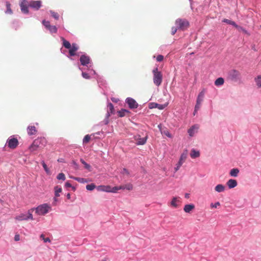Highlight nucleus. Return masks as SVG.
<instances>
[{
	"mask_svg": "<svg viewBox=\"0 0 261 261\" xmlns=\"http://www.w3.org/2000/svg\"><path fill=\"white\" fill-rule=\"evenodd\" d=\"M46 144L47 141L45 138H38L33 141L29 147V150L31 152L35 151L44 147Z\"/></svg>",
	"mask_w": 261,
	"mask_h": 261,
	"instance_id": "1",
	"label": "nucleus"
},
{
	"mask_svg": "<svg viewBox=\"0 0 261 261\" xmlns=\"http://www.w3.org/2000/svg\"><path fill=\"white\" fill-rule=\"evenodd\" d=\"M51 210V207L47 203L39 205L34 208L35 213L38 215H45Z\"/></svg>",
	"mask_w": 261,
	"mask_h": 261,
	"instance_id": "2",
	"label": "nucleus"
},
{
	"mask_svg": "<svg viewBox=\"0 0 261 261\" xmlns=\"http://www.w3.org/2000/svg\"><path fill=\"white\" fill-rule=\"evenodd\" d=\"M152 73L153 74V83L156 86H159L162 82L163 75L161 72L159 71L158 67L152 70Z\"/></svg>",
	"mask_w": 261,
	"mask_h": 261,
	"instance_id": "3",
	"label": "nucleus"
},
{
	"mask_svg": "<svg viewBox=\"0 0 261 261\" xmlns=\"http://www.w3.org/2000/svg\"><path fill=\"white\" fill-rule=\"evenodd\" d=\"M34 211V208H31L28 211V215L24 214H21L20 215L17 216L15 219L18 221L28 220L29 219L34 220L33 217V212Z\"/></svg>",
	"mask_w": 261,
	"mask_h": 261,
	"instance_id": "4",
	"label": "nucleus"
},
{
	"mask_svg": "<svg viewBox=\"0 0 261 261\" xmlns=\"http://www.w3.org/2000/svg\"><path fill=\"white\" fill-rule=\"evenodd\" d=\"M96 189L98 191L106 192H111V193H116L117 189L116 187H114L112 188L110 186H104L100 185L96 187Z\"/></svg>",
	"mask_w": 261,
	"mask_h": 261,
	"instance_id": "5",
	"label": "nucleus"
},
{
	"mask_svg": "<svg viewBox=\"0 0 261 261\" xmlns=\"http://www.w3.org/2000/svg\"><path fill=\"white\" fill-rule=\"evenodd\" d=\"M175 24L177 27L181 30L187 29L189 25V22L187 20L180 18L176 20Z\"/></svg>",
	"mask_w": 261,
	"mask_h": 261,
	"instance_id": "6",
	"label": "nucleus"
},
{
	"mask_svg": "<svg viewBox=\"0 0 261 261\" xmlns=\"http://www.w3.org/2000/svg\"><path fill=\"white\" fill-rule=\"evenodd\" d=\"M188 150L185 149L183 152L181 153L179 160L178 162V163L176 164V167H175V171L176 172L177 170H179V168L181 167V166L182 165V164L185 162L187 155H188Z\"/></svg>",
	"mask_w": 261,
	"mask_h": 261,
	"instance_id": "7",
	"label": "nucleus"
},
{
	"mask_svg": "<svg viewBox=\"0 0 261 261\" xmlns=\"http://www.w3.org/2000/svg\"><path fill=\"white\" fill-rule=\"evenodd\" d=\"M240 72L236 69H231L228 72V78L232 81H236L240 78Z\"/></svg>",
	"mask_w": 261,
	"mask_h": 261,
	"instance_id": "8",
	"label": "nucleus"
},
{
	"mask_svg": "<svg viewBox=\"0 0 261 261\" xmlns=\"http://www.w3.org/2000/svg\"><path fill=\"white\" fill-rule=\"evenodd\" d=\"M11 149H14L17 147L18 145V141L17 139L11 137L8 138L6 143Z\"/></svg>",
	"mask_w": 261,
	"mask_h": 261,
	"instance_id": "9",
	"label": "nucleus"
},
{
	"mask_svg": "<svg viewBox=\"0 0 261 261\" xmlns=\"http://www.w3.org/2000/svg\"><path fill=\"white\" fill-rule=\"evenodd\" d=\"M181 202L179 197H173L170 203V206L173 208H176L180 205Z\"/></svg>",
	"mask_w": 261,
	"mask_h": 261,
	"instance_id": "10",
	"label": "nucleus"
},
{
	"mask_svg": "<svg viewBox=\"0 0 261 261\" xmlns=\"http://www.w3.org/2000/svg\"><path fill=\"white\" fill-rule=\"evenodd\" d=\"M43 24L45 26V27L48 29L51 33H56L57 32V28L55 25H51L48 21H46L45 20L42 21Z\"/></svg>",
	"mask_w": 261,
	"mask_h": 261,
	"instance_id": "11",
	"label": "nucleus"
},
{
	"mask_svg": "<svg viewBox=\"0 0 261 261\" xmlns=\"http://www.w3.org/2000/svg\"><path fill=\"white\" fill-rule=\"evenodd\" d=\"M147 139V136L141 138L140 135H136L134 137V140L136 141V144L138 145H144L146 143Z\"/></svg>",
	"mask_w": 261,
	"mask_h": 261,
	"instance_id": "12",
	"label": "nucleus"
},
{
	"mask_svg": "<svg viewBox=\"0 0 261 261\" xmlns=\"http://www.w3.org/2000/svg\"><path fill=\"white\" fill-rule=\"evenodd\" d=\"M41 1H31L29 4V6L35 10H38L41 7Z\"/></svg>",
	"mask_w": 261,
	"mask_h": 261,
	"instance_id": "13",
	"label": "nucleus"
},
{
	"mask_svg": "<svg viewBox=\"0 0 261 261\" xmlns=\"http://www.w3.org/2000/svg\"><path fill=\"white\" fill-rule=\"evenodd\" d=\"M126 102L130 109H135L138 106V104L136 100L132 98H127L126 99Z\"/></svg>",
	"mask_w": 261,
	"mask_h": 261,
	"instance_id": "14",
	"label": "nucleus"
},
{
	"mask_svg": "<svg viewBox=\"0 0 261 261\" xmlns=\"http://www.w3.org/2000/svg\"><path fill=\"white\" fill-rule=\"evenodd\" d=\"M199 128V126L197 124L194 125L190 129H189L188 132L190 136L192 137L197 132L198 129Z\"/></svg>",
	"mask_w": 261,
	"mask_h": 261,
	"instance_id": "15",
	"label": "nucleus"
},
{
	"mask_svg": "<svg viewBox=\"0 0 261 261\" xmlns=\"http://www.w3.org/2000/svg\"><path fill=\"white\" fill-rule=\"evenodd\" d=\"M80 62L82 65H86L90 62V58L87 56L82 55L80 57Z\"/></svg>",
	"mask_w": 261,
	"mask_h": 261,
	"instance_id": "16",
	"label": "nucleus"
},
{
	"mask_svg": "<svg viewBox=\"0 0 261 261\" xmlns=\"http://www.w3.org/2000/svg\"><path fill=\"white\" fill-rule=\"evenodd\" d=\"M117 192L120 190L126 189L128 191L132 190L133 189V186L131 184H128L125 185L116 187Z\"/></svg>",
	"mask_w": 261,
	"mask_h": 261,
	"instance_id": "17",
	"label": "nucleus"
},
{
	"mask_svg": "<svg viewBox=\"0 0 261 261\" xmlns=\"http://www.w3.org/2000/svg\"><path fill=\"white\" fill-rule=\"evenodd\" d=\"M78 49V47L75 43H72L71 47L69 48V53L70 56H74L75 55V51Z\"/></svg>",
	"mask_w": 261,
	"mask_h": 261,
	"instance_id": "18",
	"label": "nucleus"
},
{
	"mask_svg": "<svg viewBox=\"0 0 261 261\" xmlns=\"http://www.w3.org/2000/svg\"><path fill=\"white\" fill-rule=\"evenodd\" d=\"M226 184L229 189H232L236 187L238 184L236 180L230 179L227 181Z\"/></svg>",
	"mask_w": 261,
	"mask_h": 261,
	"instance_id": "19",
	"label": "nucleus"
},
{
	"mask_svg": "<svg viewBox=\"0 0 261 261\" xmlns=\"http://www.w3.org/2000/svg\"><path fill=\"white\" fill-rule=\"evenodd\" d=\"M37 130L34 126L30 125L27 128V132L28 135L31 136L33 135H35L37 133Z\"/></svg>",
	"mask_w": 261,
	"mask_h": 261,
	"instance_id": "20",
	"label": "nucleus"
},
{
	"mask_svg": "<svg viewBox=\"0 0 261 261\" xmlns=\"http://www.w3.org/2000/svg\"><path fill=\"white\" fill-rule=\"evenodd\" d=\"M195 208V205L193 204H189L185 205L184 210L186 213H190Z\"/></svg>",
	"mask_w": 261,
	"mask_h": 261,
	"instance_id": "21",
	"label": "nucleus"
},
{
	"mask_svg": "<svg viewBox=\"0 0 261 261\" xmlns=\"http://www.w3.org/2000/svg\"><path fill=\"white\" fill-rule=\"evenodd\" d=\"M150 105V106L149 108L150 109H152V108H158L159 110H163L166 107V105H160V104H158L156 103H154V102L151 103Z\"/></svg>",
	"mask_w": 261,
	"mask_h": 261,
	"instance_id": "22",
	"label": "nucleus"
},
{
	"mask_svg": "<svg viewBox=\"0 0 261 261\" xmlns=\"http://www.w3.org/2000/svg\"><path fill=\"white\" fill-rule=\"evenodd\" d=\"M190 156L192 159L198 158L200 156V152L199 151L192 149L190 153Z\"/></svg>",
	"mask_w": 261,
	"mask_h": 261,
	"instance_id": "23",
	"label": "nucleus"
},
{
	"mask_svg": "<svg viewBox=\"0 0 261 261\" xmlns=\"http://www.w3.org/2000/svg\"><path fill=\"white\" fill-rule=\"evenodd\" d=\"M205 91L204 90H203L202 91H201L197 98V101L198 103H201V102L203 101V97L204 96Z\"/></svg>",
	"mask_w": 261,
	"mask_h": 261,
	"instance_id": "24",
	"label": "nucleus"
},
{
	"mask_svg": "<svg viewBox=\"0 0 261 261\" xmlns=\"http://www.w3.org/2000/svg\"><path fill=\"white\" fill-rule=\"evenodd\" d=\"M239 171L238 168H233L230 171L229 174L231 176L237 177L238 175Z\"/></svg>",
	"mask_w": 261,
	"mask_h": 261,
	"instance_id": "25",
	"label": "nucleus"
},
{
	"mask_svg": "<svg viewBox=\"0 0 261 261\" xmlns=\"http://www.w3.org/2000/svg\"><path fill=\"white\" fill-rule=\"evenodd\" d=\"M61 40L63 41V45L67 49H69L71 48V45L70 42L66 40H65L63 37H61Z\"/></svg>",
	"mask_w": 261,
	"mask_h": 261,
	"instance_id": "26",
	"label": "nucleus"
},
{
	"mask_svg": "<svg viewBox=\"0 0 261 261\" xmlns=\"http://www.w3.org/2000/svg\"><path fill=\"white\" fill-rule=\"evenodd\" d=\"M215 190L217 192H222L224 191L225 187L223 185L219 184L215 187Z\"/></svg>",
	"mask_w": 261,
	"mask_h": 261,
	"instance_id": "27",
	"label": "nucleus"
},
{
	"mask_svg": "<svg viewBox=\"0 0 261 261\" xmlns=\"http://www.w3.org/2000/svg\"><path fill=\"white\" fill-rule=\"evenodd\" d=\"M224 83V80L222 77H219L215 81V85L216 86L222 85Z\"/></svg>",
	"mask_w": 261,
	"mask_h": 261,
	"instance_id": "28",
	"label": "nucleus"
},
{
	"mask_svg": "<svg viewBox=\"0 0 261 261\" xmlns=\"http://www.w3.org/2000/svg\"><path fill=\"white\" fill-rule=\"evenodd\" d=\"M20 8L21 11L24 13H28L29 12L28 7L27 5L22 3L20 4Z\"/></svg>",
	"mask_w": 261,
	"mask_h": 261,
	"instance_id": "29",
	"label": "nucleus"
},
{
	"mask_svg": "<svg viewBox=\"0 0 261 261\" xmlns=\"http://www.w3.org/2000/svg\"><path fill=\"white\" fill-rule=\"evenodd\" d=\"M73 178L74 180H75L81 183H85V182H88L89 181V180L88 179H87L86 178H84L74 177H73Z\"/></svg>",
	"mask_w": 261,
	"mask_h": 261,
	"instance_id": "30",
	"label": "nucleus"
},
{
	"mask_svg": "<svg viewBox=\"0 0 261 261\" xmlns=\"http://www.w3.org/2000/svg\"><path fill=\"white\" fill-rule=\"evenodd\" d=\"M255 81L257 87L261 88V75H258L255 78Z\"/></svg>",
	"mask_w": 261,
	"mask_h": 261,
	"instance_id": "31",
	"label": "nucleus"
},
{
	"mask_svg": "<svg viewBox=\"0 0 261 261\" xmlns=\"http://www.w3.org/2000/svg\"><path fill=\"white\" fill-rule=\"evenodd\" d=\"M81 162L84 165V167L89 170V171L91 170V166L87 164L83 159H81L80 160Z\"/></svg>",
	"mask_w": 261,
	"mask_h": 261,
	"instance_id": "32",
	"label": "nucleus"
},
{
	"mask_svg": "<svg viewBox=\"0 0 261 261\" xmlns=\"http://www.w3.org/2000/svg\"><path fill=\"white\" fill-rule=\"evenodd\" d=\"M62 188L58 187V186L55 187V196L56 197H59L60 196L59 193L62 192Z\"/></svg>",
	"mask_w": 261,
	"mask_h": 261,
	"instance_id": "33",
	"label": "nucleus"
},
{
	"mask_svg": "<svg viewBox=\"0 0 261 261\" xmlns=\"http://www.w3.org/2000/svg\"><path fill=\"white\" fill-rule=\"evenodd\" d=\"M96 187V186L94 184H91L90 185H87L86 186V189L87 190L92 191L94 190Z\"/></svg>",
	"mask_w": 261,
	"mask_h": 261,
	"instance_id": "34",
	"label": "nucleus"
},
{
	"mask_svg": "<svg viewBox=\"0 0 261 261\" xmlns=\"http://www.w3.org/2000/svg\"><path fill=\"white\" fill-rule=\"evenodd\" d=\"M7 11L6 13L9 14H12V11L11 9V4L9 2L6 3Z\"/></svg>",
	"mask_w": 261,
	"mask_h": 261,
	"instance_id": "35",
	"label": "nucleus"
},
{
	"mask_svg": "<svg viewBox=\"0 0 261 261\" xmlns=\"http://www.w3.org/2000/svg\"><path fill=\"white\" fill-rule=\"evenodd\" d=\"M91 139L90 136L89 135H86L83 139V143L87 144L88 143Z\"/></svg>",
	"mask_w": 261,
	"mask_h": 261,
	"instance_id": "36",
	"label": "nucleus"
},
{
	"mask_svg": "<svg viewBox=\"0 0 261 261\" xmlns=\"http://www.w3.org/2000/svg\"><path fill=\"white\" fill-rule=\"evenodd\" d=\"M57 178L59 180H65V178H66L65 174L63 173H59L58 175Z\"/></svg>",
	"mask_w": 261,
	"mask_h": 261,
	"instance_id": "37",
	"label": "nucleus"
},
{
	"mask_svg": "<svg viewBox=\"0 0 261 261\" xmlns=\"http://www.w3.org/2000/svg\"><path fill=\"white\" fill-rule=\"evenodd\" d=\"M50 13L51 16L54 18H55L57 20L59 19V15L58 14V13L55 12L53 11H50Z\"/></svg>",
	"mask_w": 261,
	"mask_h": 261,
	"instance_id": "38",
	"label": "nucleus"
},
{
	"mask_svg": "<svg viewBox=\"0 0 261 261\" xmlns=\"http://www.w3.org/2000/svg\"><path fill=\"white\" fill-rule=\"evenodd\" d=\"M162 134L166 135V136H167L169 138H172V136L171 135V134L170 133V132L168 130H164L163 131H162L161 132Z\"/></svg>",
	"mask_w": 261,
	"mask_h": 261,
	"instance_id": "39",
	"label": "nucleus"
},
{
	"mask_svg": "<svg viewBox=\"0 0 261 261\" xmlns=\"http://www.w3.org/2000/svg\"><path fill=\"white\" fill-rule=\"evenodd\" d=\"M128 113V111L126 110H121L119 112V116L120 117H123L125 115V114Z\"/></svg>",
	"mask_w": 261,
	"mask_h": 261,
	"instance_id": "40",
	"label": "nucleus"
},
{
	"mask_svg": "<svg viewBox=\"0 0 261 261\" xmlns=\"http://www.w3.org/2000/svg\"><path fill=\"white\" fill-rule=\"evenodd\" d=\"M42 163V166L44 169V170L46 171V172L47 173H48L49 172V169L47 168V165H46V164L45 163V162L44 161H42L41 162Z\"/></svg>",
	"mask_w": 261,
	"mask_h": 261,
	"instance_id": "41",
	"label": "nucleus"
},
{
	"mask_svg": "<svg viewBox=\"0 0 261 261\" xmlns=\"http://www.w3.org/2000/svg\"><path fill=\"white\" fill-rule=\"evenodd\" d=\"M220 205V203L219 202H217L215 203H211V207L212 208H217L218 206Z\"/></svg>",
	"mask_w": 261,
	"mask_h": 261,
	"instance_id": "42",
	"label": "nucleus"
},
{
	"mask_svg": "<svg viewBox=\"0 0 261 261\" xmlns=\"http://www.w3.org/2000/svg\"><path fill=\"white\" fill-rule=\"evenodd\" d=\"M230 25H232L234 26L236 29H238V31H240V29H241V27L239 26L238 25H237L236 24V23L234 21H231V23H230Z\"/></svg>",
	"mask_w": 261,
	"mask_h": 261,
	"instance_id": "43",
	"label": "nucleus"
},
{
	"mask_svg": "<svg viewBox=\"0 0 261 261\" xmlns=\"http://www.w3.org/2000/svg\"><path fill=\"white\" fill-rule=\"evenodd\" d=\"M230 25H232L234 26L236 29H238V31H240V29H241V27L239 26L238 25H237L236 24V23L234 21H231V23H230Z\"/></svg>",
	"mask_w": 261,
	"mask_h": 261,
	"instance_id": "44",
	"label": "nucleus"
},
{
	"mask_svg": "<svg viewBox=\"0 0 261 261\" xmlns=\"http://www.w3.org/2000/svg\"><path fill=\"white\" fill-rule=\"evenodd\" d=\"M164 59V56L161 55H159L156 57V61L158 62H161Z\"/></svg>",
	"mask_w": 261,
	"mask_h": 261,
	"instance_id": "45",
	"label": "nucleus"
},
{
	"mask_svg": "<svg viewBox=\"0 0 261 261\" xmlns=\"http://www.w3.org/2000/svg\"><path fill=\"white\" fill-rule=\"evenodd\" d=\"M200 104L201 103H198V102L196 101V104L195 107V112H197V111L199 109L200 107Z\"/></svg>",
	"mask_w": 261,
	"mask_h": 261,
	"instance_id": "46",
	"label": "nucleus"
},
{
	"mask_svg": "<svg viewBox=\"0 0 261 261\" xmlns=\"http://www.w3.org/2000/svg\"><path fill=\"white\" fill-rule=\"evenodd\" d=\"M40 238H42V239L43 240L44 242H50V240L49 239V238H44V236L43 234H41V236H40Z\"/></svg>",
	"mask_w": 261,
	"mask_h": 261,
	"instance_id": "47",
	"label": "nucleus"
},
{
	"mask_svg": "<svg viewBox=\"0 0 261 261\" xmlns=\"http://www.w3.org/2000/svg\"><path fill=\"white\" fill-rule=\"evenodd\" d=\"M122 173L123 174H126L127 175H129V171L127 169H126V168H123L122 169Z\"/></svg>",
	"mask_w": 261,
	"mask_h": 261,
	"instance_id": "48",
	"label": "nucleus"
},
{
	"mask_svg": "<svg viewBox=\"0 0 261 261\" xmlns=\"http://www.w3.org/2000/svg\"><path fill=\"white\" fill-rule=\"evenodd\" d=\"M239 31H242L243 33L247 35L248 36L250 35V34L248 32V31L242 27H241V29H240Z\"/></svg>",
	"mask_w": 261,
	"mask_h": 261,
	"instance_id": "49",
	"label": "nucleus"
},
{
	"mask_svg": "<svg viewBox=\"0 0 261 261\" xmlns=\"http://www.w3.org/2000/svg\"><path fill=\"white\" fill-rule=\"evenodd\" d=\"M82 76H83V77L84 78H85V79H90V76H89V75L88 73H86V72H82Z\"/></svg>",
	"mask_w": 261,
	"mask_h": 261,
	"instance_id": "50",
	"label": "nucleus"
},
{
	"mask_svg": "<svg viewBox=\"0 0 261 261\" xmlns=\"http://www.w3.org/2000/svg\"><path fill=\"white\" fill-rule=\"evenodd\" d=\"M177 29L175 27H172V29H171V34L172 35H174L176 31H177Z\"/></svg>",
	"mask_w": 261,
	"mask_h": 261,
	"instance_id": "51",
	"label": "nucleus"
},
{
	"mask_svg": "<svg viewBox=\"0 0 261 261\" xmlns=\"http://www.w3.org/2000/svg\"><path fill=\"white\" fill-rule=\"evenodd\" d=\"M222 21L224 22H225V23H226L227 24H230V23H231L232 20L224 18L222 20Z\"/></svg>",
	"mask_w": 261,
	"mask_h": 261,
	"instance_id": "52",
	"label": "nucleus"
},
{
	"mask_svg": "<svg viewBox=\"0 0 261 261\" xmlns=\"http://www.w3.org/2000/svg\"><path fill=\"white\" fill-rule=\"evenodd\" d=\"M108 107L110 109L111 112L112 113L113 111L114 110V107L113 105L111 103H110L108 105Z\"/></svg>",
	"mask_w": 261,
	"mask_h": 261,
	"instance_id": "53",
	"label": "nucleus"
},
{
	"mask_svg": "<svg viewBox=\"0 0 261 261\" xmlns=\"http://www.w3.org/2000/svg\"><path fill=\"white\" fill-rule=\"evenodd\" d=\"M65 187L66 188H70L71 187V185L69 182H66L65 184Z\"/></svg>",
	"mask_w": 261,
	"mask_h": 261,
	"instance_id": "54",
	"label": "nucleus"
},
{
	"mask_svg": "<svg viewBox=\"0 0 261 261\" xmlns=\"http://www.w3.org/2000/svg\"><path fill=\"white\" fill-rule=\"evenodd\" d=\"M14 239L16 241H18L19 240V236L18 234H16L14 237Z\"/></svg>",
	"mask_w": 261,
	"mask_h": 261,
	"instance_id": "55",
	"label": "nucleus"
},
{
	"mask_svg": "<svg viewBox=\"0 0 261 261\" xmlns=\"http://www.w3.org/2000/svg\"><path fill=\"white\" fill-rule=\"evenodd\" d=\"M72 164L74 165V168L75 169H77L78 168V165L77 164V163L75 161H72Z\"/></svg>",
	"mask_w": 261,
	"mask_h": 261,
	"instance_id": "56",
	"label": "nucleus"
},
{
	"mask_svg": "<svg viewBox=\"0 0 261 261\" xmlns=\"http://www.w3.org/2000/svg\"><path fill=\"white\" fill-rule=\"evenodd\" d=\"M185 197L186 198H189L190 197V194L188 193H186L185 195Z\"/></svg>",
	"mask_w": 261,
	"mask_h": 261,
	"instance_id": "57",
	"label": "nucleus"
},
{
	"mask_svg": "<svg viewBox=\"0 0 261 261\" xmlns=\"http://www.w3.org/2000/svg\"><path fill=\"white\" fill-rule=\"evenodd\" d=\"M67 198L69 199L70 198V194L69 193H68L66 195Z\"/></svg>",
	"mask_w": 261,
	"mask_h": 261,
	"instance_id": "58",
	"label": "nucleus"
},
{
	"mask_svg": "<svg viewBox=\"0 0 261 261\" xmlns=\"http://www.w3.org/2000/svg\"><path fill=\"white\" fill-rule=\"evenodd\" d=\"M71 188H72V190L73 191H74L75 190V189H75V188L74 187H73V186H71Z\"/></svg>",
	"mask_w": 261,
	"mask_h": 261,
	"instance_id": "59",
	"label": "nucleus"
},
{
	"mask_svg": "<svg viewBox=\"0 0 261 261\" xmlns=\"http://www.w3.org/2000/svg\"><path fill=\"white\" fill-rule=\"evenodd\" d=\"M102 261H108L107 259H103Z\"/></svg>",
	"mask_w": 261,
	"mask_h": 261,
	"instance_id": "60",
	"label": "nucleus"
},
{
	"mask_svg": "<svg viewBox=\"0 0 261 261\" xmlns=\"http://www.w3.org/2000/svg\"><path fill=\"white\" fill-rule=\"evenodd\" d=\"M196 113V112H195V111H194V115H195Z\"/></svg>",
	"mask_w": 261,
	"mask_h": 261,
	"instance_id": "61",
	"label": "nucleus"
}]
</instances>
